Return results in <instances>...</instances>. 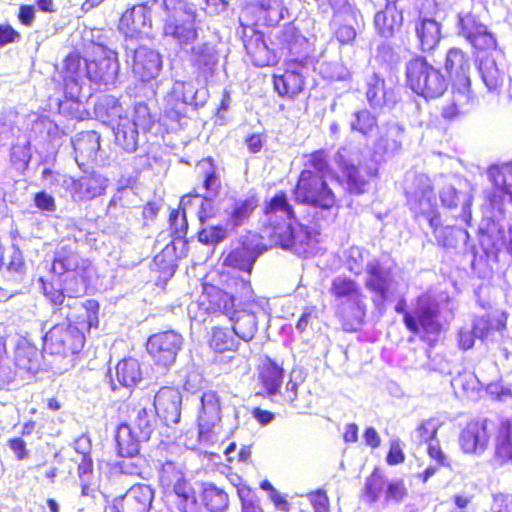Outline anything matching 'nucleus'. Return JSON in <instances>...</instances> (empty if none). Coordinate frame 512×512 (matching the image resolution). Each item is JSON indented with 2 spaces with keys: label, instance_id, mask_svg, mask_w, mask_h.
Segmentation results:
<instances>
[{
  "label": "nucleus",
  "instance_id": "1",
  "mask_svg": "<svg viewBox=\"0 0 512 512\" xmlns=\"http://www.w3.org/2000/svg\"><path fill=\"white\" fill-rule=\"evenodd\" d=\"M262 231L273 246L307 259L316 255L319 232L296 221V211L284 190L267 199L262 208Z\"/></svg>",
  "mask_w": 512,
  "mask_h": 512
},
{
  "label": "nucleus",
  "instance_id": "2",
  "mask_svg": "<svg viewBox=\"0 0 512 512\" xmlns=\"http://www.w3.org/2000/svg\"><path fill=\"white\" fill-rule=\"evenodd\" d=\"M305 162L292 188L297 204L320 211H331L340 207V199L328 181L331 172L330 157L326 149H317L304 154Z\"/></svg>",
  "mask_w": 512,
  "mask_h": 512
},
{
  "label": "nucleus",
  "instance_id": "3",
  "mask_svg": "<svg viewBox=\"0 0 512 512\" xmlns=\"http://www.w3.org/2000/svg\"><path fill=\"white\" fill-rule=\"evenodd\" d=\"M255 302L250 280L237 276L220 275L216 279L204 280L198 298V307L213 317L226 316L233 320L238 306Z\"/></svg>",
  "mask_w": 512,
  "mask_h": 512
},
{
  "label": "nucleus",
  "instance_id": "4",
  "mask_svg": "<svg viewBox=\"0 0 512 512\" xmlns=\"http://www.w3.org/2000/svg\"><path fill=\"white\" fill-rule=\"evenodd\" d=\"M278 38L285 45L289 57L284 61L282 74L272 76L274 91L278 96L294 100L306 86L303 70L313 64L312 49L305 40H289V34L283 31Z\"/></svg>",
  "mask_w": 512,
  "mask_h": 512
},
{
  "label": "nucleus",
  "instance_id": "5",
  "mask_svg": "<svg viewBox=\"0 0 512 512\" xmlns=\"http://www.w3.org/2000/svg\"><path fill=\"white\" fill-rule=\"evenodd\" d=\"M166 19L162 34L171 38L180 48L192 46L199 38L198 14L186 0H163Z\"/></svg>",
  "mask_w": 512,
  "mask_h": 512
},
{
  "label": "nucleus",
  "instance_id": "6",
  "mask_svg": "<svg viewBox=\"0 0 512 512\" xmlns=\"http://www.w3.org/2000/svg\"><path fill=\"white\" fill-rule=\"evenodd\" d=\"M406 86L425 99L441 97L448 89V79L429 60L420 54L412 56L405 65Z\"/></svg>",
  "mask_w": 512,
  "mask_h": 512
},
{
  "label": "nucleus",
  "instance_id": "7",
  "mask_svg": "<svg viewBox=\"0 0 512 512\" xmlns=\"http://www.w3.org/2000/svg\"><path fill=\"white\" fill-rule=\"evenodd\" d=\"M52 270L63 275L69 273L64 280L67 296L79 298L87 294L91 285V261L80 256L68 246L61 248L52 261Z\"/></svg>",
  "mask_w": 512,
  "mask_h": 512
},
{
  "label": "nucleus",
  "instance_id": "8",
  "mask_svg": "<svg viewBox=\"0 0 512 512\" xmlns=\"http://www.w3.org/2000/svg\"><path fill=\"white\" fill-rule=\"evenodd\" d=\"M457 33L472 48L474 54L480 55L495 51L500 54L498 39L495 33L474 11H461L457 14Z\"/></svg>",
  "mask_w": 512,
  "mask_h": 512
},
{
  "label": "nucleus",
  "instance_id": "9",
  "mask_svg": "<svg viewBox=\"0 0 512 512\" xmlns=\"http://www.w3.org/2000/svg\"><path fill=\"white\" fill-rule=\"evenodd\" d=\"M440 307L437 301L429 294L422 293L415 299L413 314H405V327L414 335H420L427 340L429 335H439L442 323L439 320Z\"/></svg>",
  "mask_w": 512,
  "mask_h": 512
},
{
  "label": "nucleus",
  "instance_id": "10",
  "mask_svg": "<svg viewBox=\"0 0 512 512\" xmlns=\"http://www.w3.org/2000/svg\"><path fill=\"white\" fill-rule=\"evenodd\" d=\"M159 483L177 497V506L181 512H200L193 487L185 477L180 465L165 461L159 470Z\"/></svg>",
  "mask_w": 512,
  "mask_h": 512
},
{
  "label": "nucleus",
  "instance_id": "11",
  "mask_svg": "<svg viewBox=\"0 0 512 512\" xmlns=\"http://www.w3.org/2000/svg\"><path fill=\"white\" fill-rule=\"evenodd\" d=\"M85 335L75 325L58 323L52 326L43 337V349L51 355L69 356L82 351Z\"/></svg>",
  "mask_w": 512,
  "mask_h": 512
},
{
  "label": "nucleus",
  "instance_id": "12",
  "mask_svg": "<svg viewBox=\"0 0 512 512\" xmlns=\"http://www.w3.org/2000/svg\"><path fill=\"white\" fill-rule=\"evenodd\" d=\"M329 292L335 299L354 300L357 313L353 320L342 315V326L346 331H357L366 314V305L363 302L364 295L357 281L347 275L336 276L331 281Z\"/></svg>",
  "mask_w": 512,
  "mask_h": 512
},
{
  "label": "nucleus",
  "instance_id": "13",
  "mask_svg": "<svg viewBox=\"0 0 512 512\" xmlns=\"http://www.w3.org/2000/svg\"><path fill=\"white\" fill-rule=\"evenodd\" d=\"M182 342L181 334L168 330L151 335L146 347L156 365L167 367L175 361Z\"/></svg>",
  "mask_w": 512,
  "mask_h": 512
},
{
  "label": "nucleus",
  "instance_id": "14",
  "mask_svg": "<svg viewBox=\"0 0 512 512\" xmlns=\"http://www.w3.org/2000/svg\"><path fill=\"white\" fill-rule=\"evenodd\" d=\"M478 105V98L472 86L451 85L449 100L441 108V117L448 122L470 115Z\"/></svg>",
  "mask_w": 512,
  "mask_h": 512
},
{
  "label": "nucleus",
  "instance_id": "15",
  "mask_svg": "<svg viewBox=\"0 0 512 512\" xmlns=\"http://www.w3.org/2000/svg\"><path fill=\"white\" fill-rule=\"evenodd\" d=\"M490 434L488 430V419H470L461 429L458 443L461 451L465 454L480 455L489 446Z\"/></svg>",
  "mask_w": 512,
  "mask_h": 512
},
{
  "label": "nucleus",
  "instance_id": "16",
  "mask_svg": "<svg viewBox=\"0 0 512 512\" xmlns=\"http://www.w3.org/2000/svg\"><path fill=\"white\" fill-rule=\"evenodd\" d=\"M118 413L123 421L139 432L141 438L149 440L154 431V417L141 399L123 401L118 407Z\"/></svg>",
  "mask_w": 512,
  "mask_h": 512
},
{
  "label": "nucleus",
  "instance_id": "17",
  "mask_svg": "<svg viewBox=\"0 0 512 512\" xmlns=\"http://www.w3.org/2000/svg\"><path fill=\"white\" fill-rule=\"evenodd\" d=\"M152 28L151 8L147 3L126 9L118 21V29L126 38H140Z\"/></svg>",
  "mask_w": 512,
  "mask_h": 512
},
{
  "label": "nucleus",
  "instance_id": "18",
  "mask_svg": "<svg viewBox=\"0 0 512 512\" xmlns=\"http://www.w3.org/2000/svg\"><path fill=\"white\" fill-rule=\"evenodd\" d=\"M444 69L450 84L459 87L472 86V62L469 53L460 47H451L444 58Z\"/></svg>",
  "mask_w": 512,
  "mask_h": 512
},
{
  "label": "nucleus",
  "instance_id": "19",
  "mask_svg": "<svg viewBox=\"0 0 512 512\" xmlns=\"http://www.w3.org/2000/svg\"><path fill=\"white\" fill-rule=\"evenodd\" d=\"M367 277L365 287L375 296L372 301L375 306L382 305L391 295L392 272L385 268L379 259L369 261L366 265Z\"/></svg>",
  "mask_w": 512,
  "mask_h": 512
},
{
  "label": "nucleus",
  "instance_id": "20",
  "mask_svg": "<svg viewBox=\"0 0 512 512\" xmlns=\"http://www.w3.org/2000/svg\"><path fill=\"white\" fill-rule=\"evenodd\" d=\"M153 405L157 416L166 426L179 423L182 395L177 387L163 386L154 396Z\"/></svg>",
  "mask_w": 512,
  "mask_h": 512
},
{
  "label": "nucleus",
  "instance_id": "21",
  "mask_svg": "<svg viewBox=\"0 0 512 512\" xmlns=\"http://www.w3.org/2000/svg\"><path fill=\"white\" fill-rule=\"evenodd\" d=\"M477 56L479 57L478 69L483 83L489 91L499 92L506 78L504 51L501 49L500 54L493 51Z\"/></svg>",
  "mask_w": 512,
  "mask_h": 512
},
{
  "label": "nucleus",
  "instance_id": "22",
  "mask_svg": "<svg viewBox=\"0 0 512 512\" xmlns=\"http://www.w3.org/2000/svg\"><path fill=\"white\" fill-rule=\"evenodd\" d=\"M207 343L216 362H222L224 359L232 361L240 347V341L233 329L220 325L211 328Z\"/></svg>",
  "mask_w": 512,
  "mask_h": 512
},
{
  "label": "nucleus",
  "instance_id": "23",
  "mask_svg": "<svg viewBox=\"0 0 512 512\" xmlns=\"http://www.w3.org/2000/svg\"><path fill=\"white\" fill-rule=\"evenodd\" d=\"M487 176L495 189L487 196L488 203L492 207H500L505 196L512 201V164L491 165L487 169Z\"/></svg>",
  "mask_w": 512,
  "mask_h": 512
},
{
  "label": "nucleus",
  "instance_id": "24",
  "mask_svg": "<svg viewBox=\"0 0 512 512\" xmlns=\"http://www.w3.org/2000/svg\"><path fill=\"white\" fill-rule=\"evenodd\" d=\"M119 62L115 54L103 52L90 60H85V74L95 84L107 85L115 80Z\"/></svg>",
  "mask_w": 512,
  "mask_h": 512
},
{
  "label": "nucleus",
  "instance_id": "25",
  "mask_svg": "<svg viewBox=\"0 0 512 512\" xmlns=\"http://www.w3.org/2000/svg\"><path fill=\"white\" fill-rule=\"evenodd\" d=\"M161 69L162 58L156 50L146 46H139L134 50L132 70L142 82L155 79Z\"/></svg>",
  "mask_w": 512,
  "mask_h": 512
},
{
  "label": "nucleus",
  "instance_id": "26",
  "mask_svg": "<svg viewBox=\"0 0 512 512\" xmlns=\"http://www.w3.org/2000/svg\"><path fill=\"white\" fill-rule=\"evenodd\" d=\"M153 500V492L149 486L138 484L132 486L120 501L115 503L117 512H149Z\"/></svg>",
  "mask_w": 512,
  "mask_h": 512
},
{
  "label": "nucleus",
  "instance_id": "27",
  "mask_svg": "<svg viewBox=\"0 0 512 512\" xmlns=\"http://www.w3.org/2000/svg\"><path fill=\"white\" fill-rule=\"evenodd\" d=\"M114 439L118 456L124 458L139 456L141 444L148 441L146 438H141L139 432L131 428L126 421L117 425Z\"/></svg>",
  "mask_w": 512,
  "mask_h": 512
},
{
  "label": "nucleus",
  "instance_id": "28",
  "mask_svg": "<svg viewBox=\"0 0 512 512\" xmlns=\"http://www.w3.org/2000/svg\"><path fill=\"white\" fill-rule=\"evenodd\" d=\"M258 255L259 253L255 247L241 242L237 247L222 252V265L233 270L251 274Z\"/></svg>",
  "mask_w": 512,
  "mask_h": 512
},
{
  "label": "nucleus",
  "instance_id": "29",
  "mask_svg": "<svg viewBox=\"0 0 512 512\" xmlns=\"http://www.w3.org/2000/svg\"><path fill=\"white\" fill-rule=\"evenodd\" d=\"M284 368L276 360L265 356L257 369V381L267 396L276 395L284 378Z\"/></svg>",
  "mask_w": 512,
  "mask_h": 512
},
{
  "label": "nucleus",
  "instance_id": "30",
  "mask_svg": "<svg viewBox=\"0 0 512 512\" xmlns=\"http://www.w3.org/2000/svg\"><path fill=\"white\" fill-rule=\"evenodd\" d=\"M346 191L352 195H362L368 191L369 182L374 173L352 162L344 163L340 167Z\"/></svg>",
  "mask_w": 512,
  "mask_h": 512
},
{
  "label": "nucleus",
  "instance_id": "31",
  "mask_svg": "<svg viewBox=\"0 0 512 512\" xmlns=\"http://www.w3.org/2000/svg\"><path fill=\"white\" fill-rule=\"evenodd\" d=\"M415 34L419 49L424 53H430L442 39V25L433 18H419L415 23Z\"/></svg>",
  "mask_w": 512,
  "mask_h": 512
},
{
  "label": "nucleus",
  "instance_id": "32",
  "mask_svg": "<svg viewBox=\"0 0 512 512\" xmlns=\"http://www.w3.org/2000/svg\"><path fill=\"white\" fill-rule=\"evenodd\" d=\"M509 314L501 309L489 311L473 322V333L479 339H486L495 332H503L507 329Z\"/></svg>",
  "mask_w": 512,
  "mask_h": 512
},
{
  "label": "nucleus",
  "instance_id": "33",
  "mask_svg": "<svg viewBox=\"0 0 512 512\" xmlns=\"http://www.w3.org/2000/svg\"><path fill=\"white\" fill-rule=\"evenodd\" d=\"M374 25L379 35L390 38L400 32L403 25V12L394 3H388L377 11Z\"/></svg>",
  "mask_w": 512,
  "mask_h": 512
},
{
  "label": "nucleus",
  "instance_id": "34",
  "mask_svg": "<svg viewBox=\"0 0 512 512\" xmlns=\"http://www.w3.org/2000/svg\"><path fill=\"white\" fill-rule=\"evenodd\" d=\"M494 458L501 464L512 461V417H502L495 428Z\"/></svg>",
  "mask_w": 512,
  "mask_h": 512
},
{
  "label": "nucleus",
  "instance_id": "35",
  "mask_svg": "<svg viewBox=\"0 0 512 512\" xmlns=\"http://www.w3.org/2000/svg\"><path fill=\"white\" fill-rule=\"evenodd\" d=\"M196 196H198L196 189L184 194L180 198L178 208L170 211L168 222L173 237L178 239L186 238L189 229L186 209L193 205V200Z\"/></svg>",
  "mask_w": 512,
  "mask_h": 512
},
{
  "label": "nucleus",
  "instance_id": "36",
  "mask_svg": "<svg viewBox=\"0 0 512 512\" xmlns=\"http://www.w3.org/2000/svg\"><path fill=\"white\" fill-rule=\"evenodd\" d=\"M244 47L252 63L257 67H267L276 64V54L264 42L263 34L259 31L244 40Z\"/></svg>",
  "mask_w": 512,
  "mask_h": 512
},
{
  "label": "nucleus",
  "instance_id": "37",
  "mask_svg": "<svg viewBox=\"0 0 512 512\" xmlns=\"http://www.w3.org/2000/svg\"><path fill=\"white\" fill-rule=\"evenodd\" d=\"M259 206V197L256 193H251L242 199H237L232 203L231 210L228 213V223L232 228L242 226L253 215Z\"/></svg>",
  "mask_w": 512,
  "mask_h": 512
},
{
  "label": "nucleus",
  "instance_id": "38",
  "mask_svg": "<svg viewBox=\"0 0 512 512\" xmlns=\"http://www.w3.org/2000/svg\"><path fill=\"white\" fill-rule=\"evenodd\" d=\"M176 246L169 242L157 253L151 263V270L158 273L160 277L171 278L177 270Z\"/></svg>",
  "mask_w": 512,
  "mask_h": 512
},
{
  "label": "nucleus",
  "instance_id": "39",
  "mask_svg": "<svg viewBox=\"0 0 512 512\" xmlns=\"http://www.w3.org/2000/svg\"><path fill=\"white\" fill-rule=\"evenodd\" d=\"M71 191L77 200H90L102 193L103 186L99 177L87 174L72 181Z\"/></svg>",
  "mask_w": 512,
  "mask_h": 512
},
{
  "label": "nucleus",
  "instance_id": "40",
  "mask_svg": "<svg viewBox=\"0 0 512 512\" xmlns=\"http://www.w3.org/2000/svg\"><path fill=\"white\" fill-rule=\"evenodd\" d=\"M190 61L192 66L205 76L213 74L217 63L215 54L207 43L191 47Z\"/></svg>",
  "mask_w": 512,
  "mask_h": 512
},
{
  "label": "nucleus",
  "instance_id": "41",
  "mask_svg": "<svg viewBox=\"0 0 512 512\" xmlns=\"http://www.w3.org/2000/svg\"><path fill=\"white\" fill-rule=\"evenodd\" d=\"M139 133L128 118H122L115 129V143L123 151L132 153L138 148Z\"/></svg>",
  "mask_w": 512,
  "mask_h": 512
},
{
  "label": "nucleus",
  "instance_id": "42",
  "mask_svg": "<svg viewBox=\"0 0 512 512\" xmlns=\"http://www.w3.org/2000/svg\"><path fill=\"white\" fill-rule=\"evenodd\" d=\"M201 501L209 512H225L229 507L228 494L214 484L203 487Z\"/></svg>",
  "mask_w": 512,
  "mask_h": 512
},
{
  "label": "nucleus",
  "instance_id": "43",
  "mask_svg": "<svg viewBox=\"0 0 512 512\" xmlns=\"http://www.w3.org/2000/svg\"><path fill=\"white\" fill-rule=\"evenodd\" d=\"M207 164V168L203 171L202 174V186L204 188L205 193L202 196H209L216 198L221 192L222 183L220 175L218 174V170L215 164V161L212 157H206L199 162V166Z\"/></svg>",
  "mask_w": 512,
  "mask_h": 512
},
{
  "label": "nucleus",
  "instance_id": "44",
  "mask_svg": "<svg viewBox=\"0 0 512 512\" xmlns=\"http://www.w3.org/2000/svg\"><path fill=\"white\" fill-rule=\"evenodd\" d=\"M116 378L123 386L130 387L136 385L142 379L138 360L133 357L120 360L116 365Z\"/></svg>",
  "mask_w": 512,
  "mask_h": 512
},
{
  "label": "nucleus",
  "instance_id": "45",
  "mask_svg": "<svg viewBox=\"0 0 512 512\" xmlns=\"http://www.w3.org/2000/svg\"><path fill=\"white\" fill-rule=\"evenodd\" d=\"M230 321L232 322L230 327L233 329L239 341H251L258 331L257 318L253 313L245 312L237 317L233 315V320Z\"/></svg>",
  "mask_w": 512,
  "mask_h": 512
},
{
  "label": "nucleus",
  "instance_id": "46",
  "mask_svg": "<svg viewBox=\"0 0 512 512\" xmlns=\"http://www.w3.org/2000/svg\"><path fill=\"white\" fill-rule=\"evenodd\" d=\"M386 483L383 469L375 466L366 478L364 494L370 503L378 501L381 491Z\"/></svg>",
  "mask_w": 512,
  "mask_h": 512
},
{
  "label": "nucleus",
  "instance_id": "47",
  "mask_svg": "<svg viewBox=\"0 0 512 512\" xmlns=\"http://www.w3.org/2000/svg\"><path fill=\"white\" fill-rule=\"evenodd\" d=\"M129 121L133 127L137 128V130L142 133L150 132L155 124V119L148 105L143 102L134 105Z\"/></svg>",
  "mask_w": 512,
  "mask_h": 512
},
{
  "label": "nucleus",
  "instance_id": "48",
  "mask_svg": "<svg viewBox=\"0 0 512 512\" xmlns=\"http://www.w3.org/2000/svg\"><path fill=\"white\" fill-rule=\"evenodd\" d=\"M41 284L45 299L51 306L59 309L65 301V286L63 287L58 279H41Z\"/></svg>",
  "mask_w": 512,
  "mask_h": 512
},
{
  "label": "nucleus",
  "instance_id": "49",
  "mask_svg": "<svg viewBox=\"0 0 512 512\" xmlns=\"http://www.w3.org/2000/svg\"><path fill=\"white\" fill-rule=\"evenodd\" d=\"M228 237V230L221 224L201 228L197 232V239L206 246H216Z\"/></svg>",
  "mask_w": 512,
  "mask_h": 512
},
{
  "label": "nucleus",
  "instance_id": "50",
  "mask_svg": "<svg viewBox=\"0 0 512 512\" xmlns=\"http://www.w3.org/2000/svg\"><path fill=\"white\" fill-rule=\"evenodd\" d=\"M377 127V117L368 109H362L354 114L351 129L363 135H368Z\"/></svg>",
  "mask_w": 512,
  "mask_h": 512
},
{
  "label": "nucleus",
  "instance_id": "51",
  "mask_svg": "<svg viewBox=\"0 0 512 512\" xmlns=\"http://www.w3.org/2000/svg\"><path fill=\"white\" fill-rule=\"evenodd\" d=\"M38 350L34 346L19 347L15 354L17 365L28 372L35 371L38 365Z\"/></svg>",
  "mask_w": 512,
  "mask_h": 512
},
{
  "label": "nucleus",
  "instance_id": "52",
  "mask_svg": "<svg viewBox=\"0 0 512 512\" xmlns=\"http://www.w3.org/2000/svg\"><path fill=\"white\" fill-rule=\"evenodd\" d=\"M241 503V512H264L261 501L256 493L246 485L237 488Z\"/></svg>",
  "mask_w": 512,
  "mask_h": 512
},
{
  "label": "nucleus",
  "instance_id": "53",
  "mask_svg": "<svg viewBox=\"0 0 512 512\" xmlns=\"http://www.w3.org/2000/svg\"><path fill=\"white\" fill-rule=\"evenodd\" d=\"M408 496V489L403 479H394L387 483L384 491L386 503H400Z\"/></svg>",
  "mask_w": 512,
  "mask_h": 512
},
{
  "label": "nucleus",
  "instance_id": "54",
  "mask_svg": "<svg viewBox=\"0 0 512 512\" xmlns=\"http://www.w3.org/2000/svg\"><path fill=\"white\" fill-rule=\"evenodd\" d=\"M187 103L179 98H173L167 102L165 117L170 121L179 123L186 117Z\"/></svg>",
  "mask_w": 512,
  "mask_h": 512
},
{
  "label": "nucleus",
  "instance_id": "55",
  "mask_svg": "<svg viewBox=\"0 0 512 512\" xmlns=\"http://www.w3.org/2000/svg\"><path fill=\"white\" fill-rule=\"evenodd\" d=\"M298 384L289 379L285 386V398L290 403V405L296 409L303 410L306 408H311L313 405V399L310 395V399L305 402H301L297 397Z\"/></svg>",
  "mask_w": 512,
  "mask_h": 512
},
{
  "label": "nucleus",
  "instance_id": "56",
  "mask_svg": "<svg viewBox=\"0 0 512 512\" xmlns=\"http://www.w3.org/2000/svg\"><path fill=\"white\" fill-rule=\"evenodd\" d=\"M508 234L509 237L506 236V231L504 229H498L495 235L493 233L490 235V237L493 238L490 248L493 253H499L502 250H506L512 255L511 231H508Z\"/></svg>",
  "mask_w": 512,
  "mask_h": 512
},
{
  "label": "nucleus",
  "instance_id": "57",
  "mask_svg": "<svg viewBox=\"0 0 512 512\" xmlns=\"http://www.w3.org/2000/svg\"><path fill=\"white\" fill-rule=\"evenodd\" d=\"M82 56L79 52L69 53L63 61L64 72L73 79H77L82 71Z\"/></svg>",
  "mask_w": 512,
  "mask_h": 512
},
{
  "label": "nucleus",
  "instance_id": "58",
  "mask_svg": "<svg viewBox=\"0 0 512 512\" xmlns=\"http://www.w3.org/2000/svg\"><path fill=\"white\" fill-rule=\"evenodd\" d=\"M7 269L10 272L24 274L26 271V264L23 252L17 245H12L9 260L7 263Z\"/></svg>",
  "mask_w": 512,
  "mask_h": 512
},
{
  "label": "nucleus",
  "instance_id": "59",
  "mask_svg": "<svg viewBox=\"0 0 512 512\" xmlns=\"http://www.w3.org/2000/svg\"><path fill=\"white\" fill-rule=\"evenodd\" d=\"M194 199H200L199 209L197 211V219L201 224H205L210 219L214 218L216 215L214 206L212 204L213 197L202 196L198 193Z\"/></svg>",
  "mask_w": 512,
  "mask_h": 512
},
{
  "label": "nucleus",
  "instance_id": "60",
  "mask_svg": "<svg viewBox=\"0 0 512 512\" xmlns=\"http://www.w3.org/2000/svg\"><path fill=\"white\" fill-rule=\"evenodd\" d=\"M406 459L405 452L399 439H393L389 442V449L386 454V463L390 466L402 464Z\"/></svg>",
  "mask_w": 512,
  "mask_h": 512
},
{
  "label": "nucleus",
  "instance_id": "61",
  "mask_svg": "<svg viewBox=\"0 0 512 512\" xmlns=\"http://www.w3.org/2000/svg\"><path fill=\"white\" fill-rule=\"evenodd\" d=\"M86 310V329L90 331L92 328L99 327V302L95 299H88L83 304Z\"/></svg>",
  "mask_w": 512,
  "mask_h": 512
},
{
  "label": "nucleus",
  "instance_id": "62",
  "mask_svg": "<svg viewBox=\"0 0 512 512\" xmlns=\"http://www.w3.org/2000/svg\"><path fill=\"white\" fill-rule=\"evenodd\" d=\"M438 428L432 419L422 421L416 428L420 443H430L436 438Z\"/></svg>",
  "mask_w": 512,
  "mask_h": 512
},
{
  "label": "nucleus",
  "instance_id": "63",
  "mask_svg": "<svg viewBox=\"0 0 512 512\" xmlns=\"http://www.w3.org/2000/svg\"><path fill=\"white\" fill-rule=\"evenodd\" d=\"M397 132H387L377 138L375 146L383 152H395L401 148V142L398 139Z\"/></svg>",
  "mask_w": 512,
  "mask_h": 512
},
{
  "label": "nucleus",
  "instance_id": "64",
  "mask_svg": "<svg viewBox=\"0 0 512 512\" xmlns=\"http://www.w3.org/2000/svg\"><path fill=\"white\" fill-rule=\"evenodd\" d=\"M314 512H329V498L324 490H316L308 494Z\"/></svg>",
  "mask_w": 512,
  "mask_h": 512
}]
</instances>
